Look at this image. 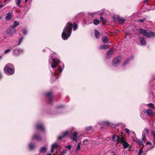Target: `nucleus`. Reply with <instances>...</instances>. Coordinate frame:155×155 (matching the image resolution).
I'll use <instances>...</instances> for the list:
<instances>
[{
    "instance_id": "obj_1",
    "label": "nucleus",
    "mask_w": 155,
    "mask_h": 155,
    "mask_svg": "<svg viewBox=\"0 0 155 155\" xmlns=\"http://www.w3.org/2000/svg\"><path fill=\"white\" fill-rule=\"evenodd\" d=\"M73 24L68 22L64 29L62 37L64 40H67L71 34Z\"/></svg>"
},
{
    "instance_id": "obj_2",
    "label": "nucleus",
    "mask_w": 155,
    "mask_h": 155,
    "mask_svg": "<svg viewBox=\"0 0 155 155\" xmlns=\"http://www.w3.org/2000/svg\"><path fill=\"white\" fill-rule=\"evenodd\" d=\"M140 32L147 37L151 38L155 36V33L154 32H147L145 30L142 28L140 29Z\"/></svg>"
},
{
    "instance_id": "obj_3",
    "label": "nucleus",
    "mask_w": 155,
    "mask_h": 155,
    "mask_svg": "<svg viewBox=\"0 0 155 155\" xmlns=\"http://www.w3.org/2000/svg\"><path fill=\"white\" fill-rule=\"evenodd\" d=\"M12 67V65L11 64H6L4 67V70L5 72L8 73L10 74H12L14 73V69L10 67Z\"/></svg>"
},
{
    "instance_id": "obj_4",
    "label": "nucleus",
    "mask_w": 155,
    "mask_h": 155,
    "mask_svg": "<svg viewBox=\"0 0 155 155\" xmlns=\"http://www.w3.org/2000/svg\"><path fill=\"white\" fill-rule=\"evenodd\" d=\"M121 60V57L119 56L115 58L112 61V65L116 66L118 65L120 63Z\"/></svg>"
},
{
    "instance_id": "obj_5",
    "label": "nucleus",
    "mask_w": 155,
    "mask_h": 155,
    "mask_svg": "<svg viewBox=\"0 0 155 155\" xmlns=\"http://www.w3.org/2000/svg\"><path fill=\"white\" fill-rule=\"evenodd\" d=\"M148 129L145 128L143 131L142 139L143 141H145L146 140V137L148 135Z\"/></svg>"
},
{
    "instance_id": "obj_6",
    "label": "nucleus",
    "mask_w": 155,
    "mask_h": 155,
    "mask_svg": "<svg viewBox=\"0 0 155 155\" xmlns=\"http://www.w3.org/2000/svg\"><path fill=\"white\" fill-rule=\"evenodd\" d=\"M78 133L76 132H74L72 135L71 137V138L72 140L77 142V139Z\"/></svg>"
},
{
    "instance_id": "obj_7",
    "label": "nucleus",
    "mask_w": 155,
    "mask_h": 155,
    "mask_svg": "<svg viewBox=\"0 0 155 155\" xmlns=\"http://www.w3.org/2000/svg\"><path fill=\"white\" fill-rule=\"evenodd\" d=\"M71 132H70L69 131H65L63 133V135L59 137L58 138V140H60L62 139L64 137L68 136L69 134H70Z\"/></svg>"
},
{
    "instance_id": "obj_8",
    "label": "nucleus",
    "mask_w": 155,
    "mask_h": 155,
    "mask_svg": "<svg viewBox=\"0 0 155 155\" xmlns=\"http://www.w3.org/2000/svg\"><path fill=\"white\" fill-rule=\"evenodd\" d=\"M114 53L113 50L112 48L110 49L107 52L106 57L108 58L113 54Z\"/></svg>"
},
{
    "instance_id": "obj_9",
    "label": "nucleus",
    "mask_w": 155,
    "mask_h": 155,
    "mask_svg": "<svg viewBox=\"0 0 155 155\" xmlns=\"http://www.w3.org/2000/svg\"><path fill=\"white\" fill-rule=\"evenodd\" d=\"M58 149H59V146L56 143H55L52 145L51 151L52 152L55 150H58Z\"/></svg>"
},
{
    "instance_id": "obj_10",
    "label": "nucleus",
    "mask_w": 155,
    "mask_h": 155,
    "mask_svg": "<svg viewBox=\"0 0 155 155\" xmlns=\"http://www.w3.org/2000/svg\"><path fill=\"white\" fill-rule=\"evenodd\" d=\"M16 31L14 30V29H13L12 28H11V26L6 31L7 33L12 35V33L15 32Z\"/></svg>"
},
{
    "instance_id": "obj_11",
    "label": "nucleus",
    "mask_w": 155,
    "mask_h": 155,
    "mask_svg": "<svg viewBox=\"0 0 155 155\" xmlns=\"http://www.w3.org/2000/svg\"><path fill=\"white\" fill-rule=\"evenodd\" d=\"M52 60L54 62V63L53 64L51 65V67L53 68H56L57 64H58L59 62H60V61H57L56 59L53 58L52 59Z\"/></svg>"
},
{
    "instance_id": "obj_12",
    "label": "nucleus",
    "mask_w": 155,
    "mask_h": 155,
    "mask_svg": "<svg viewBox=\"0 0 155 155\" xmlns=\"http://www.w3.org/2000/svg\"><path fill=\"white\" fill-rule=\"evenodd\" d=\"M46 95L49 99V102H51V100L53 97L52 93L50 92L46 94Z\"/></svg>"
},
{
    "instance_id": "obj_13",
    "label": "nucleus",
    "mask_w": 155,
    "mask_h": 155,
    "mask_svg": "<svg viewBox=\"0 0 155 155\" xmlns=\"http://www.w3.org/2000/svg\"><path fill=\"white\" fill-rule=\"evenodd\" d=\"M147 114L149 116H153L154 113L151 110L148 109L147 110Z\"/></svg>"
},
{
    "instance_id": "obj_14",
    "label": "nucleus",
    "mask_w": 155,
    "mask_h": 155,
    "mask_svg": "<svg viewBox=\"0 0 155 155\" xmlns=\"http://www.w3.org/2000/svg\"><path fill=\"white\" fill-rule=\"evenodd\" d=\"M36 128L38 129L43 131L44 130V127L42 124H38L36 126Z\"/></svg>"
},
{
    "instance_id": "obj_15",
    "label": "nucleus",
    "mask_w": 155,
    "mask_h": 155,
    "mask_svg": "<svg viewBox=\"0 0 155 155\" xmlns=\"http://www.w3.org/2000/svg\"><path fill=\"white\" fill-rule=\"evenodd\" d=\"M140 44L142 45H144L146 44V42L144 38H140Z\"/></svg>"
},
{
    "instance_id": "obj_16",
    "label": "nucleus",
    "mask_w": 155,
    "mask_h": 155,
    "mask_svg": "<svg viewBox=\"0 0 155 155\" xmlns=\"http://www.w3.org/2000/svg\"><path fill=\"white\" fill-rule=\"evenodd\" d=\"M11 17L12 14L10 12H9L6 14L5 18L7 20H9L11 18Z\"/></svg>"
},
{
    "instance_id": "obj_17",
    "label": "nucleus",
    "mask_w": 155,
    "mask_h": 155,
    "mask_svg": "<svg viewBox=\"0 0 155 155\" xmlns=\"http://www.w3.org/2000/svg\"><path fill=\"white\" fill-rule=\"evenodd\" d=\"M123 146V148L124 149L127 148L129 146V145L127 142H124L122 143Z\"/></svg>"
},
{
    "instance_id": "obj_18",
    "label": "nucleus",
    "mask_w": 155,
    "mask_h": 155,
    "mask_svg": "<svg viewBox=\"0 0 155 155\" xmlns=\"http://www.w3.org/2000/svg\"><path fill=\"white\" fill-rule=\"evenodd\" d=\"M95 35L96 38H98L100 36L99 32L97 30H95L94 31Z\"/></svg>"
},
{
    "instance_id": "obj_19",
    "label": "nucleus",
    "mask_w": 155,
    "mask_h": 155,
    "mask_svg": "<svg viewBox=\"0 0 155 155\" xmlns=\"http://www.w3.org/2000/svg\"><path fill=\"white\" fill-rule=\"evenodd\" d=\"M19 24V23L17 22L16 21H15L14 22L13 25V26H11V28H12L13 29L16 27Z\"/></svg>"
},
{
    "instance_id": "obj_20",
    "label": "nucleus",
    "mask_w": 155,
    "mask_h": 155,
    "mask_svg": "<svg viewBox=\"0 0 155 155\" xmlns=\"http://www.w3.org/2000/svg\"><path fill=\"white\" fill-rule=\"evenodd\" d=\"M32 138L38 140H40L41 139L40 137L37 135H34L33 137Z\"/></svg>"
},
{
    "instance_id": "obj_21",
    "label": "nucleus",
    "mask_w": 155,
    "mask_h": 155,
    "mask_svg": "<svg viewBox=\"0 0 155 155\" xmlns=\"http://www.w3.org/2000/svg\"><path fill=\"white\" fill-rule=\"evenodd\" d=\"M20 51H23L22 50L20 49H15L14 50V53L16 55H18L19 54L18 52H19Z\"/></svg>"
},
{
    "instance_id": "obj_22",
    "label": "nucleus",
    "mask_w": 155,
    "mask_h": 155,
    "mask_svg": "<svg viewBox=\"0 0 155 155\" xmlns=\"http://www.w3.org/2000/svg\"><path fill=\"white\" fill-rule=\"evenodd\" d=\"M117 19L121 23H123L125 22V20L122 19V18L118 17H117Z\"/></svg>"
},
{
    "instance_id": "obj_23",
    "label": "nucleus",
    "mask_w": 155,
    "mask_h": 155,
    "mask_svg": "<svg viewBox=\"0 0 155 155\" xmlns=\"http://www.w3.org/2000/svg\"><path fill=\"white\" fill-rule=\"evenodd\" d=\"M147 105L152 109H155V107L154 104L152 103L148 104Z\"/></svg>"
},
{
    "instance_id": "obj_24",
    "label": "nucleus",
    "mask_w": 155,
    "mask_h": 155,
    "mask_svg": "<svg viewBox=\"0 0 155 155\" xmlns=\"http://www.w3.org/2000/svg\"><path fill=\"white\" fill-rule=\"evenodd\" d=\"M47 150V149L46 147H41L40 150V151L41 152H45Z\"/></svg>"
},
{
    "instance_id": "obj_25",
    "label": "nucleus",
    "mask_w": 155,
    "mask_h": 155,
    "mask_svg": "<svg viewBox=\"0 0 155 155\" xmlns=\"http://www.w3.org/2000/svg\"><path fill=\"white\" fill-rule=\"evenodd\" d=\"M15 2L17 5L19 6L20 5V3L21 2V0H15Z\"/></svg>"
},
{
    "instance_id": "obj_26",
    "label": "nucleus",
    "mask_w": 155,
    "mask_h": 155,
    "mask_svg": "<svg viewBox=\"0 0 155 155\" xmlns=\"http://www.w3.org/2000/svg\"><path fill=\"white\" fill-rule=\"evenodd\" d=\"M108 45H101L100 47V48L101 49H106L108 48Z\"/></svg>"
},
{
    "instance_id": "obj_27",
    "label": "nucleus",
    "mask_w": 155,
    "mask_h": 155,
    "mask_svg": "<svg viewBox=\"0 0 155 155\" xmlns=\"http://www.w3.org/2000/svg\"><path fill=\"white\" fill-rule=\"evenodd\" d=\"M120 137L119 136L117 135L116 137V139L115 141H116L117 143H118L119 142H120Z\"/></svg>"
},
{
    "instance_id": "obj_28",
    "label": "nucleus",
    "mask_w": 155,
    "mask_h": 155,
    "mask_svg": "<svg viewBox=\"0 0 155 155\" xmlns=\"http://www.w3.org/2000/svg\"><path fill=\"white\" fill-rule=\"evenodd\" d=\"M100 21L97 19H95L94 21V24L95 25H98Z\"/></svg>"
},
{
    "instance_id": "obj_29",
    "label": "nucleus",
    "mask_w": 155,
    "mask_h": 155,
    "mask_svg": "<svg viewBox=\"0 0 155 155\" xmlns=\"http://www.w3.org/2000/svg\"><path fill=\"white\" fill-rule=\"evenodd\" d=\"M100 20L102 21L103 24H105L106 22L105 19L103 17H101L100 18Z\"/></svg>"
},
{
    "instance_id": "obj_30",
    "label": "nucleus",
    "mask_w": 155,
    "mask_h": 155,
    "mask_svg": "<svg viewBox=\"0 0 155 155\" xmlns=\"http://www.w3.org/2000/svg\"><path fill=\"white\" fill-rule=\"evenodd\" d=\"M120 142L121 143H122L125 142V140L124 139V137H120Z\"/></svg>"
},
{
    "instance_id": "obj_31",
    "label": "nucleus",
    "mask_w": 155,
    "mask_h": 155,
    "mask_svg": "<svg viewBox=\"0 0 155 155\" xmlns=\"http://www.w3.org/2000/svg\"><path fill=\"white\" fill-rule=\"evenodd\" d=\"M5 3H3L0 4V8L5 6V5L8 2V1L7 0L6 1H5Z\"/></svg>"
},
{
    "instance_id": "obj_32",
    "label": "nucleus",
    "mask_w": 155,
    "mask_h": 155,
    "mask_svg": "<svg viewBox=\"0 0 155 155\" xmlns=\"http://www.w3.org/2000/svg\"><path fill=\"white\" fill-rule=\"evenodd\" d=\"M103 41L105 43H107V38H104L102 39Z\"/></svg>"
},
{
    "instance_id": "obj_33",
    "label": "nucleus",
    "mask_w": 155,
    "mask_h": 155,
    "mask_svg": "<svg viewBox=\"0 0 155 155\" xmlns=\"http://www.w3.org/2000/svg\"><path fill=\"white\" fill-rule=\"evenodd\" d=\"M34 147V145L32 143H30L29 145V147L31 149H33Z\"/></svg>"
},
{
    "instance_id": "obj_34",
    "label": "nucleus",
    "mask_w": 155,
    "mask_h": 155,
    "mask_svg": "<svg viewBox=\"0 0 155 155\" xmlns=\"http://www.w3.org/2000/svg\"><path fill=\"white\" fill-rule=\"evenodd\" d=\"M81 144V143H79L77 145V148H76L77 151H78L80 149V145Z\"/></svg>"
},
{
    "instance_id": "obj_35",
    "label": "nucleus",
    "mask_w": 155,
    "mask_h": 155,
    "mask_svg": "<svg viewBox=\"0 0 155 155\" xmlns=\"http://www.w3.org/2000/svg\"><path fill=\"white\" fill-rule=\"evenodd\" d=\"M145 141H142H142H138V143L139 144V145H142L143 144V142H144Z\"/></svg>"
},
{
    "instance_id": "obj_36",
    "label": "nucleus",
    "mask_w": 155,
    "mask_h": 155,
    "mask_svg": "<svg viewBox=\"0 0 155 155\" xmlns=\"http://www.w3.org/2000/svg\"><path fill=\"white\" fill-rule=\"evenodd\" d=\"M22 32L23 33V34L24 35H25L27 34V31L25 30H22Z\"/></svg>"
},
{
    "instance_id": "obj_37",
    "label": "nucleus",
    "mask_w": 155,
    "mask_h": 155,
    "mask_svg": "<svg viewBox=\"0 0 155 155\" xmlns=\"http://www.w3.org/2000/svg\"><path fill=\"white\" fill-rule=\"evenodd\" d=\"M116 137V135L115 134H114L112 136V140L114 141H115V137Z\"/></svg>"
},
{
    "instance_id": "obj_38",
    "label": "nucleus",
    "mask_w": 155,
    "mask_h": 155,
    "mask_svg": "<svg viewBox=\"0 0 155 155\" xmlns=\"http://www.w3.org/2000/svg\"><path fill=\"white\" fill-rule=\"evenodd\" d=\"M77 28V26L76 25L75 23H74V27H73V30H75L76 28Z\"/></svg>"
},
{
    "instance_id": "obj_39",
    "label": "nucleus",
    "mask_w": 155,
    "mask_h": 155,
    "mask_svg": "<svg viewBox=\"0 0 155 155\" xmlns=\"http://www.w3.org/2000/svg\"><path fill=\"white\" fill-rule=\"evenodd\" d=\"M58 71L60 73L62 72V68L61 67H59V68H58Z\"/></svg>"
},
{
    "instance_id": "obj_40",
    "label": "nucleus",
    "mask_w": 155,
    "mask_h": 155,
    "mask_svg": "<svg viewBox=\"0 0 155 155\" xmlns=\"http://www.w3.org/2000/svg\"><path fill=\"white\" fill-rule=\"evenodd\" d=\"M10 49H8L6 50L4 52L5 54H7L10 52Z\"/></svg>"
},
{
    "instance_id": "obj_41",
    "label": "nucleus",
    "mask_w": 155,
    "mask_h": 155,
    "mask_svg": "<svg viewBox=\"0 0 155 155\" xmlns=\"http://www.w3.org/2000/svg\"><path fill=\"white\" fill-rule=\"evenodd\" d=\"M125 130L127 134H129L130 130L128 129L127 128H125Z\"/></svg>"
},
{
    "instance_id": "obj_42",
    "label": "nucleus",
    "mask_w": 155,
    "mask_h": 155,
    "mask_svg": "<svg viewBox=\"0 0 155 155\" xmlns=\"http://www.w3.org/2000/svg\"><path fill=\"white\" fill-rule=\"evenodd\" d=\"M143 150L142 149H140L139 152V155H140L142 153V152Z\"/></svg>"
},
{
    "instance_id": "obj_43",
    "label": "nucleus",
    "mask_w": 155,
    "mask_h": 155,
    "mask_svg": "<svg viewBox=\"0 0 155 155\" xmlns=\"http://www.w3.org/2000/svg\"><path fill=\"white\" fill-rule=\"evenodd\" d=\"M65 147L67 148L69 150H70L71 148V147L70 145H69L68 146H66Z\"/></svg>"
},
{
    "instance_id": "obj_44",
    "label": "nucleus",
    "mask_w": 155,
    "mask_h": 155,
    "mask_svg": "<svg viewBox=\"0 0 155 155\" xmlns=\"http://www.w3.org/2000/svg\"><path fill=\"white\" fill-rule=\"evenodd\" d=\"M23 39V38H21L20 39V40H19V43H18V45H19L21 43Z\"/></svg>"
},
{
    "instance_id": "obj_45",
    "label": "nucleus",
    "mask_w": 155,
    "mask_h": 155,
    "mask_svg": "<svg viewBox=\"0 0 155 155\" xmlns=\"http://www.w3.org/2000/svg\"><path fill=\"white\" fill-rule=\"evenodd\" d=\"M32 0H25V3H27L28 1V3H31Z\"/></svg>"
},
{
    "instance_id": "obj_46",
    "label": "nucleus",
    "mask_w": 155,
    "mask_h": 155,
    "mask_svg": "<svg viewBox=\"0 0 155 155\" xmlns=\"http://www.w3.org/2000/svg\"><path fill=\"white\" fill-rule=\"evenodd\" d=\"M86 129L87 130H90L91 129V126L87 127Z\"/></svg>"
},
{
    "instance_id": "obj_47",
    "label": "nucleus",
    "mask_w": 155,
    "mask_h": 155,
    "mask_svg": "<svg viewBox=\"0 0 155 155\" xmlns=\"http://www.w3.org/2000/svg\"><path fill=\"white\" fill-rule=\"evenodd\" d=\"M151 133L154 137H155V131H152Z\"/></svg>"
},
{
    "instance_id": "obj_48",
    "label": "nucleus",
    "mask_w": 155,
    "mask_h": 155,
    "mask_svg": "<svg viewBox=\"0 0 155 155\" xmlns=\"http://www.w3.org/2000/svg\"><path fill=\"white\" fill-rule=\"evenodd\" d=\"M129 60L127 59V60L125 62H124V64H127V62L129 61Z\"/></svg>"
},
{
    "instance_id": "obj_49",
    "label": "nucleus",
    "mask_w": 155,
    "mask_h": 155,
    "mask_svg": "<svg viewBox=\"0 0 155 155\" xmlns=\"http://www.w3.org/2000/svg\"><path fill=\"white\" fill-rule=\"evenodd\" d=\"M63 153L64 154H65L66 153V150H64L63 151Z\"/></svg>"
},
{
    "instance_id": "obj_50",
    "label": "nucleus",
    "mask_w": 155,
    "mask_h": 155,
    "mask_svg": "<svg viewBox=\"0 0 155 155\" xmlns=\"http://www.w3.org/2000/svg\"><path fill=\"white\" fill-rule=\"evenodd\" d=\"M105 124L107 125H109V123L108 122L106 121L105 122Z\"/></svg>"
},
{
    "instance_id": "obj_51",
    "label": "nucleus",
    "mask_w": 155,
    "mask_h": 155,
    "mask_svg": "<svg viewBox=\"0 0 155 155\" xmlns=\"http://www.w3.org/2000/svg\"><path fill=\"white\" fill-rule=\"evenodd\" d=\"M143 112L144 113H147V110H145V109H144L143 110Z\"/></svg>"
},
{
    "instance_id": "obj_52",
    "label": "nucleus",
    "mask_w": 155,
    "mask_h": 155,
    "mask_svg": "<svg viewBox=\"0 0 155 155\" xmlns=\"http://www.w3.org/2000/svg\"><path fill=\"white\" fill-rule=\"evenodd\" d=\"M138 21L139 22H143V20L142 19H139Z\"/></svg>"
},
{
    "instance_id": "obj_53",
    "label": "nucleus",
    "mask_w": 155,
    "mask_h": 155,
    "mask_svg": "<svg viewBox=\"0 0 155 155\" xmlns=\"http://www.w3.org/2000/svg\"><path fill=\"white\" fill-rule=\"evenodd\" d=\"M147 144H151L150 143V142H148L147 143Z\"/></svg>"
},
{
    "instance_id": "obj_54",
    "label": "nucleus",
    "mask_w": 155,
    "mask_h": 155,
    "mask_svg": "<svg viewBox=\"0 0 155 155\" xmlns=\"http://www.w3.org/2000/svg\"><path fill=\"white\" fill-rule=\"evenodd\" d=\"M129 35L128 33H126L125 36V37Z\"/></svg>"
},
{
    "instance_id": "obj_55",
    "label": "nucleus",
    "mask_w": 155,
    "mask_h": 155,
    "mask_svg": "<svg viewBox=\"0 0 155 155\" xmlns=\"http://www.w3.org/2000/svg\"><path fill=\"white\" fill-rule=\"evenodd\" d=\"M154 144H155V136L154 137Z\"/></svg>"
},
{
    "instance_id": "obj_56",
    "label": "nucleus",
    "mask_w": 155,
    "mask_h": 155,
    "mask_svg": "<svg viewBox=\"0 0 155 155\" xmlns=\"http://www.w3.org/2000/svg\"><path fill=\"white\" fill-rule=\"evenodd\" d=\"M111 153H113V154H112L111 155H115V154L114 152H111Z\"/></svg>"
},
{
    "instance_id": "obj_57",
    "label": "nucleus",
    "mask_w": 155,
    "mask_h": 155,
    "mask_svg": "<svg viewBox=\"0 0 155 155\" xmlns=\"http://www.w3.org/2000/svg\"><path fill=\"white\" fill-rule=\"evenodd\" d=\"M2 58V56H0V60H1Z\"/></svg>"
},
{
    "instance_id": "obj_58",
    "label": "nucleus",
    "mask_w": 155,
    "mask_h": 155,
    "mask_svg": "<svg viewBox=\"0 0 155 155\" xmlns=\"http://www.w3.org/2000/svg\"><path fill=\"white\" fill-rule=\"evenodd\" d=\"M22 51H19V52H18V53H19V54L21 53Z\"/></svg>"
},
{
    "instance_id": "obj_59",
    "label": "nucleus",
    "mask_w": 155,
    "mask_h": 155,
    "mask_svg": "<svg viewBox=\"0 0 155 155\" xmlns=\"http://www.w3.org/2000/svg\"><path fill=\"white\" fill-rule=\"evenodd\" d=\"M89 15H92V14H92V13H91V14H90V13H89Z\"/></svg>"
},
{
    "instance_id": "obj_60",
    "label": "nucleus",
    "mask_w": 155,
    "mask_h": 155,
    "mask_svg": "<svg viewBox=\"0 0 155 155\" xmlns=\"http://www.w3.org/2000/svg\"><path fill=\"white\" fill-rule=\"evenodd\" d=\"M48 155H51L50 154H48Z\"/></svg>"
},
{
    "instance_id": "obj_61",
    "label": "nucleus",
    "mask_w": 155,
    "mask_h": 155,
    "mask_svg": "<svg viewBox=\"0 0 155 155\" xmlns=\"http://www.w3.org/2000/svg\"><path fill=\"white\" fill-rule=\"evenodd\" d=\"M53 155H55V154H54Z\"/></svg>"
}]
</instances>
